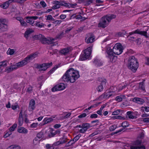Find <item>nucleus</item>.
<instances>
[{"mask_svg": "<svg viewBox=\"0 0 149 149\" xmlns=\"http://www.w3.org/2000/svg\"><path fill=\"white\" fill-rule=\"evenodd\" d=\"M63 36V33L61 32L60 33L58 34L56 37V38L57 39H60L62 38Z\"/></svg>", "mask_w": 149, "mask_h": 149, "instance_id": "obj_49", "label": "nucleus"}, {"mask_svg": "<svg viewBox=\"0 0 149 149\" xmlns=\"http://www.w3.org/2000/svg\"><path fill=\"white\" fill-rule=\"evenodd\" d=\"M58 68L57 67H55L52 68L49 72V74H51L54 71Z\"/></svg>", "mask_w": 149, "mask_h": 149, "instance_id": "obj_60", "label": "nucleus"}, {"mask_svg": "<svg viewBox=\"0 0 149 149\" xmlns=\"http://www.w3.org/2000/svg\"><path fill=\"white\" fill-rule=\"evenodd\" d=\"M93 46L88 47L84 51L83 53L80 55L79 60L81 61H84L89 58L91 55L92 49Z\"/></svg>", "mask_w": 149, "mask_h": 149, "instance_id": "obj_6", "label": "nucleus"}, {"mask_svg": "<svg viewBox=\"0 0 149 149\" xmlns=\"http://www.w3.org/2000/svg\"><path fill=\"white\" fill-rule=\"evenodd\" d=\"M69 51V49L68 48H64L60 51L61 53L65 55L67 54Z\"/></svg>", "mask_w": 149, "mask_h": 149, "instance_id": "obj_33", "label": "nucleus"}, {"mask_svg": "<svg viewBox=\"0 0 149 149\" xmlns=\"http://www.w3.org/2000/svg\"><path fill=\"white\" fill-rule=\"evenodd\" d=\"M38 53L36 52L29 55L26 58L27 60H28L29 62L31 60H32L33 59L37 57L38 56Z\"/></svg>", "mask_w": 149, "mask_h": 149, "instance_id": "obj_20", "label": "nucleus"}, {"mask_svg": "<svg viewBox=\"0 0 149 149\" xmlns=\"http://www.w3.org/2000/svg\"><path fill=\"white\" fill-rule=\"evenodd\" d=\"M116 15L113 14H109L102 17L100 21L98 24L99 27L105 28L109 24L111 21L115 18Z\"/></svg>", "mask_w": 149, "mask_h": 149, "instance_id": "obj_2", "label": "nucleus"}, {"mask_svg": "<svg viewBox=\"0 0 149 149\" xmlns=\"http://www.w3.org/2000/svg\"><path fill=\"white\" fill-rule=\"evenodd\" d=\"M35 102L33 99L31 100L29 102V111H32L35 108Z\"/></svg>", "mask_w": 149, "mask_h": 149, "instance_id": "obj_21", "label": "nucleus"}, {"mask_svg": "<svg viewBox=\"0 0 149 149\" xmlns=\"http://www.w3.org/2000/svg\"><path fill=\"white\" fill-rule=\"evenodd\" d=\"M8 20L4 18H0V29L2 31L7 30L8 28Z\"/></svg>", "mask_w": 149, "mask_h": 149, "instance_id": "obj_10", "label": "nucleus"}, {"mask_svg": "<svg viewBox=\"0 0 149 149\" xmlns=\"http://www.w3.org/2000/svg\"><path fill=\"white\" fill-rule=\"evenodd\" d=\"M91 127V125L88 123H86L85 124H83L82 125V127H83L84 128H85V129H86V130H87L90 128Z\"/></svg>", "mask_w": 149, "mask_h": 149, "instance_id": "obj_47", "label": "nucleus"}, {"mask_svg": "<svg viewBox=\"0 0 149 149\" xmlns=\"http://www.w3.org/2000/svg\"><path fill=\"white\" fill-rule=\"evenodd\" d=\"M38 125V124L37 123H33L31 125V126L32 128L36 127Z\"/></svg>", "mask_w": 149, "mask_h": 149, "instance_id": "obj_59", "label": "nucleus"}, {"mask_svg": "<svg viewBox=\"0 0 149 149\" xmlns=\"http://www.w3.org/2000/svg\"><path fill=\"white\" fill-rule=\"evenodd\" d=\"M54 6L52 7V9H56L59 8L61 6H63L66 7L70 8H74V6H77V4L74 3L71 4L65 3V1H54L53 3Z\"/></svg>", "mask_w": 149, "mask_h": 149, "instance_id": "obj_3", "label": "nucleus"}, {"mask_svg": "<svg viewBox=\"0 0 149 149\" xmlns=\"http://www.w3.org/2000/svg\"><path fill=\"white\" fill-rule=\"evenodd\" d=\"M57 90L58 91L63 90L65 88L66 86L64 83H60L56 85Z\"/></svg>", "mask_w": 149, "mask_h": 149, "instance_id": "obj_24", "label": "nucleus"}, {"mask_svg": "<svg viewBox=\"0 0 149 149\" xmlns=\"http://www.w3.org/2000/svg\"><path fill=\"white\" fill-rule=\"evenodd\" d=\"M111 118L113 120L117 119L121 120H125L126 119L125 118V117L122 116H112L111 117Z\"/></svg>", "mask_w": 149, "mask_h": 149, "instance_id": "obj_28", "label": "nucleus"}, {"mask_svg": "<svg viewBox=\"0 0 149 149\" xmlns=\"http://www.w3.org/2000/svg\"><path fill=\"white\" fill-rule=\"evenodd\" d=\"M54 22L53 23L56 26L62 22V21L61 20H56V21L54 20Z\"/></svg>", "mask_w": 149, "mask_h": 149, "instance_id": "obj_57", "label": "nucleus"}, {"mask_svg": "<svg viewBox=\"0 0 149 149\" xmlns=\"http://www.w3.org/2000/svg\"><path fill=\"white\" fill-rule=\"evenodd\" d=\"M34 38L36 39H38L40 40L42 43L43 44H51L55 40V39H50L49 40H47V39L44 36H43L41 34H39L38 35H36L34 36Z\"/></svg>", "mask_w": 149, "mask_h": 149, "instance_id": "obj_8", "label": "nucleus"}, {"mask_svg": "<svg viewBox=\"0 0 149 149\" xmlns=\"http://www.w3.org/2000/svg\"><path fill=\"white\" fill-rule=\"evenodd\" d=\"M94 63L97 66H101L102 64V63L100 62V61L98 59L95 60Z\"/></svg>", "mask_w": 149, "mask_h": 149, "instance_id": "obj_45", "label": "nucleus"}, {"mask_svg": "<svg viewBox=\"0 0 149 149\" xmlns=\"http://www.w3.org/2000/svg\"><path fill=\"white\" fill-rule=\"evenodd\" d=\"M109 40V39L108 38H106L103 41L102 43V48L103 49H105L106 51L107 50V47L108 45H109L110 46V47H111V45L110 44H108L107 45H106V44L104 43L105 42Z\"/></svg>", "mask_w": 149, "mask_h": 149, "instance_id": "obj_29", "label": "nucleus"}, {"mask_svg": "<svg viewBox=\"0 0 149 149\" xmlns=\"http://www.w3.org/2000/svg\"><path fill=\"white\" fill-rule=\"evenodd\" d=\"M12 134L9 130V131H6L4 133V135L3 136V137L5 138H6Z\"/></svg>", "mask_w": 149, "mask_h": 149, "instance_id": "obj_42", "label": "nucleus"}, {"mask_svg": "<svg viewBox=\"0 0 149 149\" xmlns=\"http://www.w3.org/2000/svg\"><path fill=\"white\" fill-rule=\"evenodd\" d=\"M8 63V61H4L0 62V68H2L6 67Z\"/></svg>", "mask_w": 149, "mask_h": 149, "instance_id": "obj_34", "label": "nucleus"}, {"mask_svg": "<svg viewBox=\"0 0 149 149\" xmlns=\"http://www.w3.org/2000/svg\"><path fill=\"white\" fill-rule=\"evenodd\" d=\"M128 68L135 72L138 67V63L135 58L132 56L130 58L128 64Z\"/></svg>", "mask_w": 149, "mask_h": 149, "instance_id": "obj_5", "label": "nucleus"}, {"mask_svg": "<svg viewBox=\"0 0 149 149\" xmlns=\"http://www.w3.org/2000/svg\"><path fill=\"white\" fill-rule=\"evenodd\" d=\"M36 25L38 27L42 28L44 26V24L42 23L38 22L36 23Z\"/></svg>", "mask_w": 149, "mask_h": 149, "instance_id": "obj_54", "label": "nucleus"}, {"mask_svg": "<svg viewBox=\"0 0 149 149\" xmlns=\"http://www.w3.org/2000/svg\"><path fill=\"white\" fill-rule=\"evenodd\" d=\"M67 141V139L66 137H63L60 138L59 141H58L56 144L58 145L63 143Z\"/></svg>", "mask_w": 149, "mask_h": 149, "instance_id": "obj_27", "label": "nucleus"}, {"mask_svg": "<svg viewBox=\"0 0 149 149\" xmlns=\"http://www.w3.org/2000/svg\"><path fill=\"white\" fill-rule=\"evenodd\" d=\"M38 18V17L37 16L28 17H26V21L27 23L30 24H32L34 22V19H36Z\"/></svg>", "mask_w": 149, "mask_h": 149, "instance_id": "obj_18", "label": "nucleus"}, {"mask_svg": "<svg viewBox=\"0 0 149 149\" xmlns=\"http://www.w3.org/2000/svg\"><path fill=\"white\" fill-rule=\"evenodd\" d=\"M52 65V63H43L42 64H37L36 68L39 70L40 71L46 70L48 68Z\"/></svg>", "mask_w": 149, "mask_h": 149, "instance_id": "obj_11", "label": "nucleus"}, {"mask_svg": "<svg viewBox=\"0 0 149 149\" xmlns=\"http://www.w3.org/2000/svg\"><path fill=\"white\" fill-rule=\"evenodd\" d=\"M32 90V87L31 86H29L27 88L26 92L29 93H31Z\"/></svg>", "mask_w": 149, "mask_h": 149, "instance_id": "obj_61", "label": "nucleus"}, {"mask_svg": "<svg viewBox=\"0 0 149 149\" xmlns=\"http://www.w3.org/2000/svg\"><path fill=\"white\" fill-rule=\"evenodd\" d=\"M81 136V134H78L75 136L72 140L70 141L66 144V147H67L71 145L75 142L78 141Z\"/></svg>", "mask_w": 149, "mask_h": 149, "instance_id": "obj_19", "label": "nucleus"}, {"mask_svg": "<svg viewBox=\"0 0 149 149\" xmlns=\"http://www.w3.org/2000/svg\"><path fill=\"white\" fill-rule=\"evenodd\" d=\"M86 131V129H85V128H84L83 127H82L81 129L79 130V132L81 133H84Z\"/></svg>", "mask_w": 149, "mask_h": 149, "instance_id": "obj_62", "label": "nucleus"}, {"mask_svg": "<svg viewBox=\"0 0 149 149\" xmlns=\"http://www.w3.org/2000/svg\"><path fill=\"white\" fill-rule=\"evenodd\" d=\"M40 5L42 6L43 8H45L47 6V4L45 2L43 1H41L40 2Z\"/></svg>", "mask_w": 149, "mask_h": 149, "instance_id": "obj_52", "label": "nucleus"}, {"mask_svg": "<svg viewBox=\"0 0 149 149\" xmlns=\"http://www.w3.org/2000/svg\"><path fill=\"white\" fill-rule=\"evenodd\" d=\"M95 41V38L92 34L89 33L87 35L85 39V42L88 44L91 43Z\"/></svg>", "mask_w": 149, "mask_h": 149, "instance_id": "obj_15", "label": "nucleus"}, {"mask_svg": "<svg viewBox=\"0 0 149 149\" xmlns=\"http://www.w3.org/2000/svg\"><path fill=\"white\" fill-rule=\"evenodd\" d=\"M80 77L79 72L71 68L68 70L62 77L63 81L67 82H74Z\"/></svg>", "mask_w": 149, "mask_h": 149, "instance_id": "obj_1", "label": "nucleus"}, {"mask_svg": "<svg viewBox=\"0 0 149 149\" xmlns=\"http://www.w3.org/2000/svg\"><path fill=\"white\" fill-rule=\"evenodd\" d=\"M63 118H61L60 116L53 115L49 118L46 117L45 118L43 121H52L54 120H63Z\"/></svg>", "mask_w": 149, "mask_h": 149, "instance_id": "obj_13", "label": "nucleus"}, {"mask_svg": "<svg viewBox=\"0 0 149 149\" xmlns=\"http://www.w3.org/2000/svg\"><path fill=\"white\" fill-rule=\"evenodd\" d=\"M97 117V114H93L91 115L90 116V118H96Z\"/></svg>", "mask_w": 149, "mask_h": 149, "instance_id": "obj_64", "label": "nucleus"}, {"mask_svg": "<svg viewBox=\"0 0 149 149\" xmlns=\"http://www.w3.org/2000/svg\"><path fill=\"white\" fill-rule=\"evenodd\" d=\"M71 115V113H68L67 114H66V115L64 116H60L61 118H63V120L65 118H68Z\"/></svg>", "mask_w": 149, "mask_h": 149, "instance_id": "obj_55", "label": "nucleus"}, {"mask_svg": "<svg viewBox=\"0 0 149 149\" xmlns=\"http://www.w3.org/2000/svg\"><path fill=\"white\" fill-rule=\"evenodd\" d=\"M44 136V134L43 132H40L38 133L37 135V136L36 138H38L39 139H41Z\"/></svg>", "mask_w": 149, "mask_h": 149, "instance_id": "obj_36", "label": "nucleus"}, {"mask_svg": "<svg viewBox=\"0 0 149 149\" xmlns=\"http://www.w3.org/2000/svg\"><path fill=\"white\" fill-rule=\"evenodd\" d=\"M106 56L109 59L110 61L112 62H115L116 60V57L114 56V54L112 52V49H111L109 45L107 47Z\"/></svg>", "mask_w": 149, "mask_h": 149, "instance_id": "obj_7", "label": "nucleus"}, {"mask_svg": "<svg viewBox=\"0 0 149 149\" xmlns=\"http://www.w3.org/2000/svg\"><path fill=\"white\" fill-rule=\"evenodd\" d=\"M18 132L21 133H26L27 132V130L23 127L19 128L17 130Z\"/></svg>", "mask_w": 149, "mask_h": 149, "instance_id": "obj_30", "label": "nucleus"}, {"mask_svg": "<svg viewBox=\"0 0 149 149\" xmlns=\"http://www.w3.org/2000/svg\"><path fill=\"white\" fill-rule=\"evenodd\" d=\"M127 85V84L126 83H125L123 85H120L118 86V91H120L122 90L124 88H125Z\"/></svg>", "mask_w": 149, "mask_h": 149, "instance_id": "obj_39", "label": "nucleus"}, {"mask_svg": "<svg viewBox=\"0 0 149 149\" xmlns=\"http://www.w3.org/2000/svg\"><path fill=\"white\" fill-rule=\"evenodd\" d=\"M8 3L6 2H5L3 4L0 5V7L3 9H5L7 8L9 6Z\"/></svg>", "mask_w": 149, "mask_h": 149, "instance_id": "obj_44", "label": "nucleus"}, {"mask_svg": "<svg viewBox=\"0 0 149 149\" xmlns=\"http://www.w3.org/2000/svg\"><path fill=\"white\" fill-rule=\"evenodd\" d=\"M15 52V50L14 49L9 48L7 52V53L8 54L12 55L14 54Z\"/></svg>", "mask_w": 149, "mask_h": 149, "instance_id": "obj_38", "label": "nucleus"}, {"mask_svg": "<svg viewBox=\"0 0 149 149\" xmlns=\"http://www.w3.org/2000/svg\"><path fill=\"white\" fill-rule=\"evenodd\" d=\"M21 25L23 26H26L27 25V23L25 22V21L23 19L22 21L20 23Z\"/></svg>", "mask_w": 149, "mask_h": 149, "instance_id": "obj_58", "label": "nucleus"}, {"mask_svg": "<svg viewBox=\"0 0 149 149\" xmlns=\"http://www.w3.org/2000/svg\"><path fill=\"white\" fill-rule=\"evenodd\" d=\"M33 32V31L32 29H29L27 30L25 32L24 36L25 38H27L29 37V35Z\"/></svg>", "mask_w": 149, "mask_h": 149, "instance_id": "obj_32", "label": "nucleus"}, {"mask_svg": "<svg viewBox=\"0 0 149 149\" xmlns=\"http://www.w3.org/2000/svg\"><path fill=\"white\" fill-rule=\"evenodd\" d=\"M28 63V60L26 57L24 60L16 63L15 65L16 67L17 68V69L19 68L22 67L24 66L25 65L27 64Z\"/></svg>", "mask_w": 149, "mask_h": 149, "instance_id": "obj_16", "label": "nucleus"}, {"mask_svg": "<svg viewBox=\"0 0 149 149\" xmlns=\"http://www.w3.org/2000/svg\"><path fill=\"white\" fill-rule=\"evenodd\" d=\"M86 114L85 113H83L82 114H81L80 115L78 116V117L79 118H84L86 117Z\"/></svg>", "mask_w": 149, "mask_h": 149, "instance_id": "obj_63", "label": "nucleus"}, {"mask_svg": "<svg viewBox=\"0 0 149 149\" xmlns=\"http://www.w3.org/2000/svg\"><path fill=\"white\" fill-rule=\"evenodd\" d=\"M141 110L143 111L144 110L147 112H149V107H141Z\"/></svg>", "mask_w": 149, "mask_h": 149, "instance_id": "obj_50", "label": "nucleus"}, {"mask_svg": "<svg viewBox=\"0 0 149 149\" xmlns=\"http://www.w3.org/2000/svg\"><path fill=\"white\" fill-rule=\"evenodd\" d=\"M115 100L118 102H119L122 101L123 99L121 96H118L116 97Z\"/></svg>", "mask_w": 149, "mask_h": 149, "instance_id": "obj_53", "label": "nucleus"}, {"mask_svg": "<svg viewBox=\"0 0 149 149\" xmlns=\"http://www.w3.org/2000/svg\"><path fill=\"white\" fill-rule=\"evenodd\" d=\"M123 47L121 44L120 43H116L113 47L112 52L113 54L119 55L123 52Z\"/></svg>", "mask_w": 149, "mask_h": 149, "instance_id": "obj_9", "label": "nucleus"}, {"mask_svg": "<svg viewBox=\"0 0 149 149\" xmlns=\"http://www.w3.org/2000/svg\"><path fill=\"white\" fill-rule=\"evenodd\" d=\"M8 149H20V147L19 146L14 145L10 146Z\"/></svg>", "mask_w": 149, "mask_h": 149, "instance_id": "obj_41", "label": "nucleus"}, {"mask_svg": "<svg viewBox=\"0 0 149 149\" xmlns=\"http://www.w3.org/2000/svg\"><path fill=\"white\" fill-rule=\"evenodd\" d=\"M16 69H17V68L16 67L15 65H13L9 67H8L6 68L4 71L6 72L7 73H9L13 71V70H15Z\"/></svg>", "mask_w": 149, "mask_h": 149, "instance_id": "obj_22", "label": "nucleus"}, {"mask_svg": "<svg viewBox=\"0 0 149 149\" xmlns=\"http://www.w3.org/2000/svg\"><path fill=\"white\" fill-rule=\"evenodd\" d=\"M133 101L139 104H142L144 102L143 99L138 97L134 98L133 99Z\"/></svg>", "mask_w": 149, "mask_h": 149, "instance_id": "obj_26", "label": "nucleus"}, {"mask_svg": "<svg viewBox=\"0 0 149 149\" xmlns=\"http://www.w3.org/2000/svg\"><path fill=\"white\" fill-rule=\"evenodd\" d=\"M47 17L46 20H51L54 21L55 19L52 17L51 15H49L46 16Z\"/></svg>", "mask_w": 149, "mask_h": 149, "instance_id": "obj_46", "label": "nucleus"}, {"mask_svg": "<svg viewBox=\"0 0 149 149\" xmlns=\"http://www.w3.org/2000/svg\"><path fill=\"white\" fill-rule=\"evenodd\" d=\"M136 33L138 34L143 36L146 38H148V36L147 34V31H141L139 29H137L134 31L130 32L129 33V34L130 35H131L132 34Z\"/></svg>", "mask_w": 149, "mask_h": 149, "instance_id": "obj_14", "label": "nucleus"}, {"mask_svg": "<svg viewBox=\"0 0 149 149\" xmlns=\"http://www.w3.org/2000/svg\"><path fill=\"white\" fill-rule=\"evenodd\" d=\"M17 124H14L9 128V131L11 132L14 131L17 127Z\"/></svg>", "mask_w": 149, "mask_h": 149, "instance_id": "obj_37", "label": "nucleus"}, {"mask_svg": "<svg viewBox=\"0 0 149 149\" xmlns=\"http://www.w3.org/2000/svg\"><path fill=\"white\" fill-rule=\"evenodd\" d=\"M19 107V106L17 103H15L14 105H12L11 106L12 108L14 110L16 109L17 108Z\"/></svg>", "mask_w": 149, "mask_h": 149, "instance_id": "obj_56", "label": "nucleus"}, {"mask_svg": "<svg viewBox=\"0 0 149 149\" xmlns=\"http://www.w3.org/2000/svg\"><path fill=\"white\" fill-rule=\"evenodd\" d=\"M129 124L128 122H123L122 124V126L123 127H128Z\"/></svg>", "mask_w": 149, "mask_h": 149, "instance_id": "obj_48", "label": "nucleus"}, {"mask_svg": "<svg viewBox=\"0 0 149 149\" xmlns=\"http://www.w3.org/2000/svg\"><path fill=\"white\" fill-rule=\"evenodd\" d=\"M106 80L103 79L101 81L100 84L97 88V90L98 92H101L103 90L104 87L105 86Z\"/></svg>", "mask_w": 149, "mask_h": 149, "instance_id": "obj_17", "label": "nucleus"}, {"mask_svg": "<svg viewBox=\"0 0 149 149\" xmlns=\"http://www.w3.org/2000/svg\"><path fill=\"white\" fill-rule=\"evenodd\" d=\"M25 114H22V111H21L19 114V121H27V118Z\"/></svg>", "mask_w": 149, "mask_h": 149, "instance_id": "obj_23", "label": "nucleus"}, {"mask_svg": "<svg viewBox=\"0 0 149 149\" xmlns=\"http://www.w3.org/2000/svg\"><path fill=\"white\" fill-rule=\"evenodd\" d=\"M40 139H39L37 138H35L33 140V144L34 146L38 145L40 143Z\"/></svg>", "mask_w": 149, "mask_h": 149, "instance_id": "obj_35", "label": "nucleus"}, {"mask_svg": "<svg viewBox=\"0 0 149 149\" xmlns=\"http://www.w3.org/2000/svg\"><path fill=\"white\" fill-rule=\"evenodd\" d=\"M111 95V92L105 93L100 96V98L101 99L102 98H108Z\"/></svg>", "mask_w": 149, "mask_h": 149, "instance_id": "obj_25", "label": "nucleus"}, {"mask_svg": "<svg viewBox=\"0 0 149 149\" xmlns=\"http://www.w3.org/2000/svg\"><path fill=\"white\" fill-rule=\"evenodd\" d=\"M139 88L141 90L144 91L145 90L144 86V83L143 82H140L139 84Z\"/></svg>", "mask_w": 149, "mask_h": 149, "instance_id": "obj_43", "label": "nucleus"}, {"mask_svg": "<svg viewBox=\"0 0 149 149\" xmlns=\"http://www.w3.org/2000/svg\"><path fill=\"white\" fill-rule=\"evenodd\" d=\"M141 140H137L134 142L132 145L126 144L124 146V148L125 149H145V147L141 145Z\"/></svg>", "mask_w": 149, "mask_h": 149, "instance_id": "obj_4", "label": "nucleus"}, {"mask_svg": "<svg viewBox=\"0 0 149 149\" xmlns=\"http://www.w3.org/2000/svg\"><path fill=\"white\" fill-rule=\"evenodd\" d=\"M121 110L120 109H117L115 110L112 112V115H119Z\"/></svg>", "mask_w": 149, "mask_h": 149, "instance_id": "obj_40", "label": "nucleus"}, {"mask_svg": "<svg viewBox=\"0 0 149 149\" xmlns=\"http://www.w3.org/2000/svg\"><path fill=\"white\" fill-rule=\"evenodd\" d=\"M49 133L48 134V136L49 137H51L54 136L55 134L57 133H59L60 131L59 130L57 131L56 132H53V130H50L49 131Z\"/></svg>", "mask_w": 149, "mask_h": 149, "instance_id": "obj_31", "label": "nucleus"}, {"mask_svg": "<svg viewBox=\"0 0 149 149\" xmlns=\"http://www.w3.org/2000/svg\"><path fill=\"white\" fill-rule=\"evenodd\" d=\"M117 127L116 125H114L110 126L109 129L110 131H112L116 129Z\"/></svg>", "mask_w": 149, "mask_h": 149, "instance_id": "obj_51", "label": "nucleus"}, {"mask_svg": "<svg viewBox=\"0 0 149 149\" xmlns=\"http://www.w3.org/2000/svg\"><path fill=\"white\" fill-rule=\"evenodd\" d=\"M138 113L137 111H127L126 114V117H125L126 119L125 120H128V118L133 119L137 118Z\"/></svg>", "mask_w": 149, "mask_h": 149, "instance_id": "obj_12", "label": "nucleus"}]
</instances>
